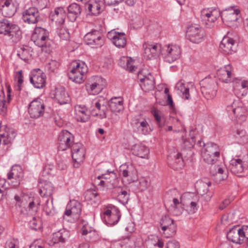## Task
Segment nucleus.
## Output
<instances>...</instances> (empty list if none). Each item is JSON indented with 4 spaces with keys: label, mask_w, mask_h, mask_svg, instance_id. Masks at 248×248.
Wrapping results in <instances>:
<instances>
[{
    "label": "nucleus",
    "mask_w": 248,
    "mask_h": 248,
    "mask_svg": "<svg viewBox=\"0 0 248 248\" xmlns=\"http://www.w3.org/2000/svg\"><path fill=\"white\" fill-rule=\"evenodd\" d=\"M86 150L84 146L79 143H74L71 146L72 157L74 166L78 168L85 157Z\"/></svg>",
    "instance_id": "obj_13"
},
{
    "label": "nucleus",
    "mask_w": 248,
    "mask_h": 248,
    "mask_svg": "<svg viewBox=\"0 0 248 248\" xmlns=\"http://www.w3.org/2000/svg\"><path fill=\"white\" fill-rule=\"evenodd\" d=\"M227 237L233 243L241 244L248 239V227L240 228L238 226H234L228 232Z\"/></svg>",
    "instance_id": "obj_7"
},
{
    "label": "nucleus",
    "mask_w": 248,
    "mask_h": 248,
    "mask_svg": "<svg viewBox=\"0 0 248 248\" xmlns=\"http://www.w3.org/2000/svg\"><path fill=\"white\" fill-rule=\"evenodd\" d=\"M232 70V67L230 64L221 68L217 73L219 79L225 83L231 82L233 77Z\"/></svg>",
    "instance_id": "obj_28"
},
{
    "label": "nucleus",
    "mask_w": 248,
    "mask_h": 248,
    "mask_svg": "<svg viewBox=\"0 0 248 248\" xmlns=\"http://www.w3.org/2000/svg\"><path fill=\"white\" fill-rule=\"evenodd\" d=\"M16 78L17 79L18 85H21L23 83V76L22 70H20L16 73Z\"/></svg>",
    "instance_id": "obj_60"
},
{
    "label": "nucleus",
    "mask_w": 248,
    "mask_h": 248,
    "mask_svg": "<svg viewBox=\"0 0 248 248\" xmlns=\"http://www.w3.org/2000/svg\"><path fill=\"white\" fill-rule=\"evenodd\" d=\"M55 98L61 105L66 104L69 100V96L63 87L56 89Z\"/></svg>",
    "instance_id": "obj_37"
},
{
    "label": "nucleus",
    "mask_w": 248,
    "mask_h": 248,
    "mask_svg": "<svg viewBox=\"0 0 248 248\" xmlns=\"http://www.w3.org/2000/svg\"><path fill=\"white\" fill-rule=\"evenodd\" d=\"M74 138L72 134L67 130L62 131L59 134L58 138V150L65 151L71 147L73 144Z\"/></svg>",
    "instance_id": "obj_20"
},
{
    "label": "nucleus",
    "mask_w": 248,
    "mask_h": 248,
    "mask_svg": "<svg viewBox=\"0 0 248 248\" xmlns=\"http://www.w3.org/2000/svg\"><path fill=\"white\" fill-rule=\"evenodd\" d=\"M173 157L170 155H169L168 157V163L170 167L174 170L182 169L185 165L182 153H176Z\"/></svg>",
    "instance_id": "obj_27"
},
{
    "label": "nucleus",
    "mask_w": 248,
    "mask_h": 248,
    "mask_svg": "<svg viewBox=\"0 0 248 248\" xmlns=\"http://www.w3.org/2000/svg\"><path fill=\"white\" fill-rule=\"evenodd\" d=\"M53 17L52 20H55L56 22L59 24H63L66 17V12L62 7H58L56 8L54 13L51 14Z\"/></svg>",
    "instance_id": "obj_39"
},
{
    "label": "nucleus",
    "mask_w": 248,
    "mask_h": 248,
    "mask_svg": "<svg viewBox=\"0 0 248 248\" xmlns=\"http://www.w3.org/2000/svg\"><path fill=\"white\" fill-rule=\"evenodd\" d=\"M67 17L72 22H74L81 13L80 6L75 3L70 4L67 8Z\"/></svg>",
    "instance_id": "obj_36"
},
{
    "label": "nucleus",
    "mask_w": 248,
    "mask_h": 248,
    "mask_svg": "<svg viewBox=\"0 0 248 248\" xmlns=\"http://www.w3.org/2000/svg\"><path fill=\"white\" fill-rule=\"evenodd\" d=\"M239 12L238 10L232 8L224 10L221 13L217 9H204L201 11V18L205 22L207 28L211 27L219 16L221 17L224 23L230 26V23L237 19V16Z\"/></svg>",
    "instance_id": "obj_2"
},
{
    "label": "nucleus",
    "mask_w": 248,
    "mask_h": 248,
    "mask_svg": "<svg viewBox=\"0 0 248 248\" xmlns=\"http://www.w3.org/2000/svg\"><path fill=\"white\" fill-rule=\"evenodd\" d=\"M233 87L235 93L238 97L245 95L248 91V81L236 80L233 83Z\"/></svg>",
    "instance_id": "obj_32"
},
{
    "label": "nucleus",
    "mask_w": 248,
    "mask_h": 248,
    "mask_svg": "<svg viewBox=\"0 0 248 248\" xmlns=\"http://www.w3.org/2000/svg\"><path fill=\"white\" fill-rule=\"evenodd\" d=\"M149 186L148 181L144 178L140 179L139 182V188L141 191L146 189Z\"/></svg>",
    "instance_id": "obj_56"
},
{
    "label": "nucleus",
    "mask_w": 248,
    "mask_h": 248,
    "mask_svg": "<svg viewBox=\"0 0 248 248\" xmlns=\"http://www.w3.org/2000/svg\"><path fill=\"white\" fill-rule=\"evenodd\" d=\"M114 34L112 37L113 44L118 47L124 48L126 44V37L124 33L119 32H108V36H110Z\"/></svg>",
    "instance_id": "obj_31"
},
{
    "label": "nucleus",
    "mask_w": 248,
    "mask_h": 248,
    "mask_svg": "<svg viewBox=\"0 0 248 248\" xmlns=\"http://www.w3.org/2000/svg\"><path fill=\"white\" fill-rule=\"evenodd\" d=\"M48 32L45 29L41 27L35 28L34 32L31 36V40L38 46L42 48V50L46 53L51 51L50 45L51 41L48 37Z\"/></svg>",
    "instance_id": "obj_3"
},
{
    "label": "nucleus",
    "mask_w": 248,
    "mask_h": 248,
    "mask_svg": "<svg viewBox=\"0 0 248 248\" xmlns=\"http://www.w3.org/2000/svg\"><path fill=\"white\" fill-rule=\"evenodd\" d=\"M135 238L134 236L128 237L124 239L121 243L122 248H135L136 244L135 242Z\"/></svg>",
    "instance_id": "obj_49"
},
{
    "label": "nucleus",
    "mask_w": 248,
    "mask_h": 248,
    "mask_svg": "<svg viewBox=\"0 0 248 248\" xmlns=\"http://www.w3.org/2000/svg\"><path fill=\"white\" fill-rule=\"evenodd\" d=\"M2 4V11L5 12L6 16H11L15 13V3L14 0H3Z\"/></svg>",
    "instance_id": "obj_41"
},
{
    "label": "nucleus",
    "mask_w": 248,
    "mask_h": 248,
    "mask_svg": "<svg viewBox=\"0 0 248 248\" xmlns=\"http://www.w3.org/2000/svg\"><path fill=\"white\" fill-rule=\"evenodd\" d=\"M71 66L72 68L68 74L69 79L77 83H83L88 71L86 64L83 62L75 61L72 62Z\"/></svg>",
    "instance_id": "obj_4"
},
{
    "label": "nucleus",
    "mask_w": 248,
    "mask_h": 248,
    "mask_svg": "<svg viewBox=\"0 0 248 248\" xmlns=\"http://www.w3.org/2000/svg\"><path fill=\"white\" fill-rule=\"evenodd\" d=\"M106 85V80L100 77H92L87 83L86 88L90 94L95 95L100 93Z\"/></svg>",
    "instance_id": "obj_9"
},
{
    "label": "nucleus",
    "mask_w": 248,
    "mask_h": 248,
    "mask_svg": "<svg viewBox=\"0 0 248 248\" xmlns=\"http://www.w3.org/2000/svg\"><path fill=\"white\" fill-rule=\"evenodd\" d=\"M106 179V181L101 180L99 185L101 186H106L109 187V188H112V183H110L111 181H108L107 178H105Z\"/></svg>",
    "instance_id": "obj_63"
},
{
    "label": "nucleus",
    "mask_w": 248,
    "mask_h": 248,
    "mask_svg": "<svg viewBox=\"0 0 248 248\" xmlns=\"http://www.w3.org/2000/svg\"><path fill=\"white\" fill-rule=\"evenodd\" d=\"M121 215L120 212L115 211L110 216H106L104 219L106 223L110 225H114L119 221Z\"/></svg>",
    "instance_id": "obj_46"
},
{
    "label": "nucleus",
    "mask_w": 248,
    "mask_h": 248,
    "mask_svg": "<svg viewBox=\"0 0 248 248\" xmlns=\"http://www.w3.org/2000/svg\"><path fill=\"white\" fill-rule=\"evenodd\" d=\"M181 53L180 46L176 45H165L161 51V54L165 61L170 63L179 59Z\"/></svg>",
    "instance_id": "obj_8"
},
{
    "label": "nucleus",
    "mask_w": 248,
    "mask_h": 248,
    "mask_svg": "<svg viewBox=\"0 0 248 248\" xmlns=\"http://www.w3.org/2000/svg\"><path fill=\"white\" fill-rule=\"evenodd\" d=\"M137 124L138 131L142 134L147 135L152 130L146 119L139 120Z\"/></svg>",
    "instance_id": "obj_43"
},
{
    "label": "nucleus",
    "mask_w": 248,
    "mask_h": 248,
    "mask_svg": "<svg viewBox=\"0 0 248 248\" xmlns=\"http://www.w3.org/2000/svg\"><path fill=\"white\" fill-rule=\"evenodd\" d=\"M92 104L98 111L96 115H99L101 118L107 117V111H108V101L105 98L100 97L93 100Z\"/></svg>",
    "instance_id": "obj_24"
},
{
    "label": "nucleus",
    "mask_w": 248,
    "mask_h": 248,
    "mask_svg": "<svg viewBox=\"0 0 248 248\" xmlns=\"http://www.w3.org/2000/svg\"><path fill=\"white\" fill-rule=\"evenodd\" d=\"M207 185L206 183H202L198 189V192L202 195L206 193L208 190L207 188L205 190L203 189L202 191V189L205 187Z\"/></svg>",
    "instance_id": "obj_61"
},
{
    "label": "nucleus",
    "mask_w": 248,
    "mask_h": 248,
    "mask_svg": "<svg viewBox=\"0 0 248 248\" xmlns=\"http://www.w3.org/2000/svg\"><path fill=\"white\" fill-rule=\"evenodd\" d=\"M45 106L42 99L39 98L32 100L29 105L28 112L31 118L37 119L44 113Z\"/></svg>",
    "instance_id": "obj_14"
},
{
    "label": "nucleus",
    "mask_w": 248,
    "mask_h": 248,
    "mask_svg": "<svg viewBox=\"0 0 248 248\" xmlns=\"http://www.w3.org/2000/svg\"><path fill=\"white\" fill-rule=\"evenodd\" d=\"M102 2L100 0L95 1L87 4V9L93 15L97 16L101 12Z\"/></svg>",
    "instance_id": "obj_42"
},
{
    "label": "nucleus",
    "mask_w": 248,
    "mask_h": 248,
    "mask_svg": "<svg viewBox=\"0 0 248 248\" xmlns=\"http://www.w3.org/2000/svg\"><path fill=\"white\" fill-rule=\"evenodd\" d=\"M152 113L158 126L163 127L164 125L165 120L161 112L158 109H154L152 111Z\"/></svg>",
    "instance_id": "obj_47"
},
{
    "label": "nucleus",
    "mask_w": 248,
    "mask_h": 248,
    "mask_svg": "<svg viewBox=\"0 0 248 248\" xmlns=\"http://www.w3.org/2000/svg\"><path fill=\"white\" fill-rule=\"evenodd\" d=\"M81 211V205L78 201L76 200L70 201L66 206L64 213L63 218L65 216L70 217L76 220L79 218Z\"/></svg>",
    "instance_id": "obj_19"
},
{
    "label": "nucleus",
    "mask_w": 248,
    "mask_h": 248,
    "mask_svg": "<svg viewBox=\"0 0 248 248\" xmlns=\"http://www.w3.org/2000/svg\"><path fill=\"white\" fill-rule=\"evenodd\" d=\"M0 34L8 36L14 42H18L21 38L19 27L6 19L0 21Z\"/></svg>",
    "instance_id": "obj_5"
},
{
    "label": "nucleus",
    "mask_w": 248,
    "mask_h": 248,
    "mask_svg": "<svg viewBox=\"0 0 248 248\" xmlns=\"http://www.w3.org/2000/svg\"><path fill=\"white\" fill-rule=\"evenodd\" d=\"M117 179H114L112 183V190L111 191L112 196L122 204L127 203L129 198V194L126 188L118 186L117 183Z\"/></svg>",
    "instance_id": "obj_12"
},
{
    "label": "nucleus",
    "mask_w": 248,
    "mask_h": 248,
    "mask_svg": "<svg viewBox=\"0 0 248 248\" xmlns=\"http://www.w3.org/2000/svg\"><path fill=\"white\" fill-rule=\"evenodd\" d=\"M17 244V241L15 239L8 240L5 244V248H16V246Z\"/></svg>",
    "instance_id": "obj_57"
},
{
    "label": "nucleus",
    "mask_w": 248,
    "mask_h": 248,
    "mask_svg": "<svg viewBox=\"0 0 248 248\" xmlns=\"http://www.w3.org/2000/svg\"><path fill=\"white\" fill-rule=\"evenodd\" d=\"M210 173L214 177V179L217 182H220L227 178V174L224 172V170L219 166H212Z\"/></svg>",
    "instance_id": "obj_35"
},
{
    "label": "nucleus",
    "mask_w": 248,
    "mask_h": 248,
    "mask_svg": "<svg viewBox=\"0 0 248 248\" xmlns=\"http://www.w3.org/2000/svg\"><path fill=\"white\" fill-rule=\"evenodd\" d=\"M229 168L232 173L239 175L243 172L246 166L240 159H233L231 160Z\"/></svg>",
    "instance_id": "obj_33"
},
{
    "label": "nucleus",
    "mask_w": 248,
    "mask_h": 248,
    "mask_svg": "<svg viewBox=\"0 0 248 248\" xmlns=\"http://www.w3.org/2000/svg\"><path fill=\"white\" fill-rule=\"evenodd\" d=\"M9 180L15 179V181H12V185L14 186H17L19 185L20 182L23 177V172L22 168L18 165L13 166L10 171L7 174Z\"/></svg>",
    "instance_id": "obj_25"
},
{
    "label": "nucleus",
    "mask_w": 248,
    "mask_h": 248,
    "mask_svg": "<svg viewBox=\"0 0 248 248\" xmlns=\"http://www.w3.org/2000/svg\"><path fill=\"white\" fill-rule=\"evenodd\" d=\"M15 199L20 207H26L31 214L37 212L41 202H42L43 210L48 216L53 215L55 213V208L53 205V198L42 199L41 200L37 197H30L27 194H21L20 196L16 195Z\"/></svg>",
    "instance_id": "obj_1"
},
{
    "label": "nucleus",
    "mask_w": 248,
    "mask_h": 248,
    "mask_svg": "<svg viewBox=\"0 0 248 248\" xmlns=\"http://www.w3.org/2000/svg\"><path fill=\"white\" fill-rule=\"evenodd\" d=\"M228 111H232L233 114L237 117L245 118V115L247 109L242 106V103L239 100L234 101L230 106H227Z\"/></svg>",
    "instance_id": "obj_29"
},
{
    "label": "nucleus",
    "mask_w": 248,
    "mask_h": 248,
    "mask_svg": "<svg viewBox=\"0 0 248 248\" xmlns=\"http://www.w3.org/2000/svg\"><path fill=\"white\" fill-rule=\"evenodd\" d=\"M39 73L35 72L30 77V82L34 85V87L40 89L43 88L46 84L45 76L38 69Z\"/></svg>",
    "instance_id": "obj_30"
},
{
    "label": "nucleus",
    "mask_w": 248,
    "mask_h": 248,
    "mask_svg": "<svg viewBox=\"0 0 248 248\" xmlns=\"http://www.w3.org/2000/svg\"><path fill=\"white\" fill-rule=\"evenodd\" d=\"M201 154L204 162L213 165L219 157V147L217 144L213 142L203 143V147L202 149Z\"/></svg>",
    "instance_id": "obj_6"
},
{
    "label": "nucleus",
    "mask_w": 248,
    "mask_h": 248,
    "mask_svg": "<svg viewBox=\"0 0 248 248\" xmlns=\"http://www.w3.org/2000/svg\"><path fill=\"white\" fill-rule=\"evenodd\" d=\"M134 61L130 58L123 57L120 59L119 64L130 72H134L137 67L133 65Z\"/></svg>",
    "instance_id": "obj_40"
},
{
    "label": "nucleus",
    "mask_w": 248,
    "mask_h": 248,
    "mask_svg": "<svg viewBox=\"0 0 248 248\" xmlns=\"http://www.w3.org/2000/svg\"><path fill=\"white\" fill-rule=\"evenodd\" d=\"M17 55L25 62H27L31 56L30 51L28 49L21 47L18 51Z\"/></svg>",
    "instance_id": "obj_50"
},
{
    "label": "nucleus",
    "mask_w": 248,
    "mask_h": 248,
    "mask_svg": "<svg viewBox=\"0 0 248 248\" xmlns=\"http://www.w3.org/2000/svg\"><path fill=\"white\" fill-rule=\"evenodd\" d=\"M76 113H87V108L80 105H77L75 107Z\"/></svg>",
    "instance_id": "obj_59"
},
{
    "label": "nucleus",
    "mask_w": 248,
    "mask_h": 248,
    "mask_svg": "<svg viewBox=\"0 0 248 248\" xmlns=\"http://www.w3.org/2000/svg\"><path fill=\"white\" fill-rule=\"evenodd\" d=\"M58 34L62 40H67L70 37V34L68 30L64 27H61L58 30Z\"/></svg>",
    "instance_id": "obj_51"
},
{
    "label": "nucleus",
    "mask_w": 248,
    "mask_h": 248,
    "mask_svg": "<svg viewBox=\"0 0 248 248\" xmlns=\"http://www.w3.org/2000/svg\"><path fill=\"white\" fill-rule=\"evenodd\" d=\"M201 92L207 99L213 98L216 95L217 85L210 78H205L200 82Z\"/></svg>",
    "instance_id": "obj_10"
},
{
    "label": "nucleus",
    "mask_w": 248,
    "mask_h": 248,
    "mask_svg": "<svg viewBox=\"0 0 248 248\" xmlns=\"http://www.w3.org/2000/svg\"><path fill=\"white\" fill-rule=\"evenodd\" d=\"M97 193L93 189L87 190L84 193V197L86 201H90L94 200L97 196Z\"/></svg>",
    "instance_id": "obj_52"
},
{
    "label": "nucleus",
    "mask_w": 248,
    "mask_h": 248,
    "mask_svg": "<svg viewBox=\"0 0 248 248\" xmlns=\"http://www.w3.org/2000/svg\"><path fill=\"white\" fill-rule=\"evenodd\" d=\"M131 151L133 155L143 158H148L149 154V150L145 146L136 144L131 148Z\"/></svg>",
    "instance_id": "obj_34"
},
{
    "label": "nucleus",
    "mask_w": 248,
    "mask_h": 248,
    "mask_svg": "<svg viewBox=\"0 0 248 248\" xmlns=\"http://www.w3.org/2000/svg\"><path fill=\"white\" fill-rule=\"evenodd\" d=\"M120 173L129 183L137 180V172L134 167L131 165H122L120 168Z\"/></svg>",
    "instance_id": "obj_23"
},
{
    "label": "nucleus",
    "mask_w": 248,
    "mask_h": 248,
    "mask_svg": "<svg viewBox=\"0 0 248 248\" xmlns=\"http://www.w3.org/2000/svg\"><path fill=\"white\" fill-rule=\"evenodd\" d=\"M76 118L78 121L85 122L89 118V115L87 113H76Z\"/></svg>",
    "instance_id": "obj_55"
},
{
    "label": "nucleus",
    "mask_w": 248,
    "mask_h": 248,
    "mask_svg": "<svg viewBox=\"0 0 248 248\" xmlns=\"http://www.w3.org/2000/svg\"><path fill=\"white\" fill-rule=\"evenodd\" d=\"M167 248H180L179 243L176 240L169 241L166 246Z\"/></svg>",
    "instance_id": "obj_58"
},
{
    "label": "nucleus",
    "mask_w": 248,
    "mask_h": 248,
    "mask_svg": "<svg viewBox=\"0 0 248 248\" xmlns=\"http://www.w3.org/2000/svg\"><path fill=\"white\" fill-rule=\"evenodd\" d=\"M39 193L42 199L53 198L54 187L52 183L46 180L41 179L38 184Z\"/></svg>",
    "instance_id": "obj_22"
},
{
    "label": "nucleus",
    "mask_w": 248,
    "mask_h": 248,
    "mask_svg": "<svg viewBox=\"0 0 248 248\" xmlns=\"http://www.w3.org/2000/svg\"><path fill=\"white\" fill-rule=\"evenodd\" d=\"M4 183L1 181H0V201L3 199L5 187L4 186Z\"/></svg>",
    "instance_id": "obj_62"
},
{
    "label": "nucleus",
    "mask_w": 248,
    "mask_h": 248,
    "mask_svg": "<svg viewBox=\"0 0 248 248\" xmlns=\"http://www.w3.org/2000/svg\"><path fill=\"white\" fill-rule=\"evenodd\" d=\"M163 233L167 237L173 236L176 232L177 225L169 216H163L160 222Z\"/></svg>",
    "instance_id": "obj_15"
},
{
    "label": "nucleus",
    "mask_w": 248,
    "mask_h": 248,
    "mask_svg": "<svg viewBox=\"0 0 248 248\" xmlns=\"http://www.w3.org/2000/svg\"><path fill=\"white\" fill-rule=\"evenodd\" d=\"M235 41L228 36L224 37L222 40L219 45L220 51L224 54H232V52L235 51Z\"/></svg>",
    "instance_id": "obj_26"
},
{
    "label": "nucleus",
    "mask_w": 248,
    "mask_h": 248,
    "mask_svg": "<svg viewBox=\"0 0 248 248\" xmlns=\"http://www.w3.org/2000/svg\"><path fill=\"white\" fill-rule=\"evenodd\" d=\"M176 89L179 91L183 95V97L188 100L190 98L189 89L182 82H178L176 85Z\"/></svg>",
    "instance_id": "obj_45"
},
{
    "label": "nucleus",
    "mask_w": 248,
    "mask_h": 248,
    "mask_svg": "<svg viewBox=\"0 0 248 248\" xmlns=\"http://www.w3.org/2000/svg\"><path fill=\"white\" fill-rule=\"evenodd\" d=\"M84 40L87 44L94 45L96 47L101 46L104 42L103 35L97 30L87 33L84 37Z\"/></svg>",
    "instance_id": "obj_18"
},
{
    "label": "nucleus",
    "mask_w": 248,
    "mask_h": 248,
    "mask_svg": "<svg viewBox=\"0 0 248 248\" xmlns=\"http://www.w3.org/2000/svg\"><path fill=\"white\" fill-rule=\"evenodd\" d=\"M22 19L28 24H36L41 19L37 8L30 7L23 12Z\"/></svg>",
    "instance_id": "obj_21"
},
{
    "label": "nucleus",
    "mask_w": 248,
    "mask_h": 248,
    "mask_svg": "<svg viewBox=\"0 0 248 248\" xmlns=\"http://www.w3.org/2000/svg\"><path fill=\"white\" fill-rule=\"evenodd\" d=\"M231 203V201L229 199H225L224 200L222 203L219 205V209L220 210H223L225 209L230 203Z\"/></svg>",
    "instance_id": "obj_64"
},
{
    "label": "nucleus",
    "mask_w": 248,
    "mask_h": 248,
    "mask_svg": "<svg viewBox=\"0 0 248 248\" xmlns=\"http://www.w3.org/2000/svg\"><path fill=\"white\" fill-rule=\"evenodd\" d=\"M59 65L60 64L58 62L52 60L47 63L46 65V68L50 72H53L58 68Z\"/></svg>",
    "instance_id": "obj_53"
},
{
    "label": "nucleus",
    "mask_w": 248,
    "mask_h": 248,
    "mask_svg": "<svg viewBox=\"0 0 248 248\" xmlns=\"http://www.w3.org/2000/svg\"><path fill=\"white\" fill-rule=\"evenodd\" d=\"M138 78L140 81V85L143 91L148 92L154 89V78L146 69L140 70L138 72Z\"/></svg>",
    "instance_id": "obj_11"
},
{
    "label": "nucleus",
    "mask_w": 248,
    "mask_h": 248,
    "mask_svg": "<svg viewBox=\"0 0 248 248\" xmlns=\"http://www.w3.org/2000/svg\"><path fill=\"white\" fill-rule=\"evenodd\" d=\"M16 136V133L12 130H9L8 132L6 133V136H5L3 134H0V138H2L3 142L5 145L11 143L15 138Z\"/></svg>",
    "instance_id": "obj_48"
},
{
    "label": "nucleus",
    "mask_w": 248,
    "mask_h": 248,
    "mask_svg": "<svg viewBox=\"0 0 248 248\" xmlns=\"http://www.w3.org/2000/svg\"><path fill=\"white\" fill-rule=\"evenodd\" d=\"M30 224L33 229L36 230L40 227L41 220L39 217H33L32 220H30Z\"/></svg>",
    "instance_id": "obj_54"
},
{
    "label": "nucleus",
    "mask_w": 248,
    "mask_h": 248,
    "mask_svg": "<svg viewBox=\"0 0 248 248\" xmlns=\"http://www.w3.org/2000/svg\"><path fill=\"white\" fill-rule=\"evenodd\" d=\"M68 235V232L64 229L53 233L52 240L54 243L64 242L66 238Z\"/></svg>",
    "instance_id": "obj_44"
},
{
    "label": "nucleus",
    "mask_w": 248,
    "mask_h": 248,
    "mask_svg": "<svg viewBox=\"0 0 248 248\" xmlns=\"http://www.w3.org/2000/svg\"><path fill=\"white\" fill-rule=\"evenodd\" d=\"M188 39L194 44H199L204 40V32L197 25L189 26L186 31Z\"/></svg>",
    "instance_id": "obj_16"
},
{
    "label": "nucleus",
    "mask_w": 248,
    "mask_h": 248,
    "mask_svg": "<svg viewBox=\"0 0 248 248\" xmlns=\"http://www.w3.org/2000/svg\"><path fill=\"white\" fill-rule=\"evenodd\" d=\"M142 47L144 50L143 56L148 60L157 58L161 53L162 49L160 45L150 43H144Z\"/></svg>",
    "instance_id": "obj_17"
},
{
    "label": "nucleus",
    "mask_w": 248,
    "mask_h": 248,
    "mask_svg": "<svg viewBox=\"0 0 248 248\" xmlns=\"http://www.w3.org/2000/svg\"><path fill=\"white\" fill-rule=\"evenodd\" d=\"M108 105L112 112H120L124 108L123 102L120 97L112 98L108 102Z\"/></svg>",
    "instance_id": "obj_38"
}]
</instances>
